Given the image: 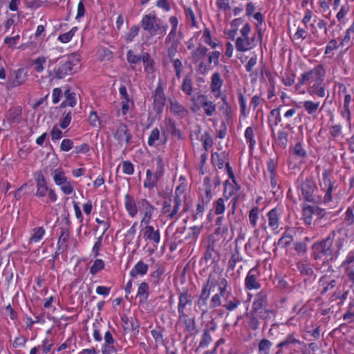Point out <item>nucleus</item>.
<instances>
[{"mask_svg": "<svg viewBox=\"0 0 354 354\" xmlns=\"http://www.w3.org/2000/svg\"><path fill=\"white\" fill-rule=\"evenodd\" d=\"M64 95L66 97V100L63 101L60 104V108H65L67 106H70L71 107L75 106L76 104V94L74 92H71L70 89H66L64 91Z\"/></svg>", "mask_w": 354, "mask_h": 354, "instance_id": "obj_19", "label": "nucleus"}, {"mask_svg": "<svg viewBox=\"0 0 354 354\" xmlns=\"http://www.w3.org/2000/svg\"><path fill=\"white\" fill-rule=\"evenodd\" d=\"M192 101L194 106L197 107L196 109L192 108L194 111H196L201 107H203L207 115L211 116L216 110V105L212 102L208 101L207 95H198L192 97Z\"/></svg>", "mask_w": 354, "mask_h": 354, "instance_id": "obj_6", "label": "nucleus"}, {"mask_svg": "<svg viewBox=\"0 0 354 354\" xmlns=\"http://www.w3.org/2000/svg\"><path fill=\"white\" fill-rule=\"evenodd\" d=\"M174 206L173 207L172 211L167 215V217L170 219L174 218V216L178 213L180 206L181 205V199L179 195H176L174 196Z\"/></svg>", "mask_w": 354, "mask_h": 354, "instance_id": "obj_37", "label": "nucleus"}, {"mask_svg": "<svg viewBox=\"0 0 354 354\" xmlns=\"http://www.w3.org/2000/svg\"><path fill=\"white\" fill-rule=\"evenodd\" d=\"M326 279V276L325 275V276L322 277L320 279V281H319L320 283H323V285L326 284V286L325 287H324V288L321 292L322 295L325 294L328 290L334 288L336 286L335 280L333 279L330 282H328V281H325Z\"/></svg>", "mask_w": 354, "mask_h": 354, "instance_id": "obj_43", "label": "nucleus"}, {"mask_svg": "<svg viewBox=\"0 0 354 354\" xmlns=\"http://www.w3.org/2000/svg\"><path fill=\"white\" fill-rule=\"evenodd\" d=\"M246 322L248 327L252 330H256L259 328L260 317L255 315V313L250 312L246 315Z\"/></svg>", "mask_w": 354, "mask_h": 354, "instance_id": "obj_22", "label": "nucleus"}, {"mask_svg": "<svg viewBox=\"0 0 354 354\" xmlns=\"http://www.w3.org/2000/svg\"><path fill=\"white\" fill-rule=\"evenodd\" d=\"M125 207L132 217H134L138 213V208L134 198L129 194L125 196Z\"/></svg>", "mask_w": 354, "mask_h": 354, "instance_id": "obj_17", "label": "nucleus"}, {"mask_svg": "<svg viewBox=\"0 0 354 354\" xmlns=\"http://www.w3.org/2000/svg\"><path fill=\"white\" fill-rule=\"evenodd\" d=\"M158 180L155 178V174H153L151 171L148 169L146 172V180L144 182V187L152 189L156 186Z\"/></svg>", "mask_w": 354, "mask_h": 354, "instance_id": "obj_29", "label": "nucleus"}, {"mask_svg": "<svg viewBox=\"0 0 354 354\" xmlns=\"http://www.w3.org/2000/svg\"><path fill=\"white\" fill-rule=\"evenodd\" d=\"M212 337L209 329H205L199 344L200 347H205L212 342Z\"/></svg>", "mask_w": 354, "mask_h": 354, "instance_id": "obj_41", "label": "nucleus"}, {"mask_svg": "<svg viewBox=\"0 0 354 354\" xmlns=\"http://www.w3.org/2000/svg\"><path fill=\"white\" fill-rule=\"evenodd\" d=\"M212 162L217 165L218 169H222L223 167L224 159L221 157V155L216 152L212 154Z\"/></svg>", "mask_w": 354, "mask_h": 354, "instance_id": "obj_51", "label": "nucleus"}, {"mask_svg": "<svg viewBox=\"0 0 354 354\" xmlns=\"http://www.w3.org/2000/svg\"><path fill=\"white\" fill-rule=\"evenodd\" d=\"M336 232H331L328 236L319 242L315 243L312 246L313 257L315 260L321 259L323 257H329L330 260L332 261L335 258L334 251L332 248L334 242Z\"/></svg>", "mask_w": 354, "mask_h": 354, "instance_id": "obj_1", "label": "nucleus"}, {"mask_svg": "<svg viewBox=\"0 0 354 354\" xmlns=\"http://www.w3.org/2000/svg\"><path fill=\"white\" fill-rule=\"evenodd\" d=\"M137 297L140 298V303H144L147 300L149 297V286L146 282H142L140 284Z\"/></svg>", "mask_w": 354, "mask_h": 354, "instance_id": "obj_25", "label": "nucleus"}, {"mask_svg": "<svg viewBox=\"0 0 354 354\" xmlns=\"http://www.w3.org/2000/svg\"><path fill=\"white\" fill-rule=\"evenodd\" d=\"M283 342L286 348L294 351H296L297 348L301 344V342L296 339L293 334L288 335Z\"/></svg>", "mask_w": 354, "mask_h": 354, "instance_id": "obj_23", "label": "nucleus"}, {"mask_svg": "<svg viewBox=\"0 0 354 354\" xmlns=\"http://www.w3.org/2000/svg\"><path fill=\"white\" fill-rule=\"evenodd\" d=\"M192 299L193 297L188 293L187 290H185L180 294L179 303L178 306V310L180 318L187 317V315L184 313V309L187 304H192Z\"/></svg>", "mask_w": 354, "mask_h": 354, "instance_id": "obj_13", "label": "nucleus"}, {"mask_svg": "<svg viewBox=\"0 0 354 354\" xmlns=\"http://www.w3.org/2000/svg\"><path fill=\"white\" fill-rule=\"evenodd\" d=\"M26 80V73L24 68H19L11 74L6 83L8 89L13 88L25 83Z\"/></svg>", "mask_w": 354, "mask_h": 354, "instance_id": "obj_7", "label": "nucleus"}, {"mask_svg": "<svg viewBox=\"0 0 354 354\" xmlns=\"http://www.w3.org/2000/svg\"><path fill=\"white\" fill-rule=\"evenodd\" d=\"M56 62H59L60 64L58 68L54 69V73L56 78L62 79L66 76L72 75L75 73V64L70 59V57H68L66 59H65L64 57H60L54 60L49 61L50 64Z\"/></svg>", "mask_w": 354, "mask_h": 354, "instance_id": "obj_4", "label": "nucleus"}, {"mask_svg": "<svg viewBox=\"0 0 354 354\" xmlns=\"http://www.w3.org/2000/svg\"><path fill=\"white\" fill-rule=\"evenodd\" d=\"M153 108L157 113L162 112L166 102L164 89L161 85H158L155 90L153 95Z\"/></svg>", "mask_w": 354, "mask_h": 354, "instance_id": "obj_11", "label": "nucleus"}, {"mask_svg": "<svg viewBox=\"0 0 354 354\" xmlns=\"http://www.w3.org/2000/svg\"><path fill=\"white\" fill-rule=\"evenodd\" d=\"M302 196L305 201L318 203L322 201V197L317 194L318 189L315 182L310 178H306L301 185Z\"/></svg>", "mask_w": 354, "mask_h": 354, "instance_id": "obj_3", "label": "nucleus"}, {"mask_svg": "<svg viewBox=\"0 0 354 354\" xmlns=\"http://www.w3.org/2000/svg\"><path fill=\"white\" fill-rule=\"evenodd\" d=\"M245 136L247 141L250 142V148L252 149L255 144V140H254L253 129L251 127H249L246 129L245 131Z\"/></svg>", "mask_w": 354, "mask_h": 354, "instance_id": "obj_48", "label": "nucleus"}, {"mask_svg": "<svg viewBox=\"0 0 354 354\" xmlns=\"http://www.w3.org/2000/svg\"><path fill=\"white\" fill-rule=\"evenodd\" d=\"M104 268V263L102 259H96L90 268L91 274L95 275Z\"/></svg>", "mask_w": 354, "mask_h": 354, "instance_id": "obj_40", "label": "nucleus"}, {"mask_svg": "<svg viewBox=\"0 0 354 354\" xmlns=\"http://www.w3.org/2000/svg\"><path fill=\"white\" fill-rule=\"evenodd\" d=\"M267 294L265 291H261L256 295L252 303V308L250 312L255 313L261 319H268L271 310L267 309Z\"/></svg>", "mask_w": 354, "mask_h": 354, "instance_id": "obj_2", "label": "nucleus"}, {"mask_svg": "<svg viewBox=\"0 0 354 354\" xmlns=\"http://www.w3.org/2000/svg\"><path fill=\"white\" fill-rule=\"evenodd\" d=\"M328 174H329V173L327 170H325L322 174L323 182H324L325 186H328V188L326 189V194H325V196L324 198V202L330 201L332 198L331 192L333 190V185H332V183H331L330 178H328Z\"/></svg>", "mask_w": 354, "mask_h": 354, "instance_id": "obj_20", "label": "nucleus"}, {"mask_svg": "<svg viewBox=\"0 0 354 354\" xmlns=\"http://www.w3.org/2000/svg\"><path fill=\"white\" fill-rule=\"evenodd\" d=\"M142 61L145 65V70L148 73H152L154 71L155 62L151 58L148 53H143L142 55Z\"/></svg>", "mask_w": 354, "mask_h": 354, "instance_id": "obj_24", "label": "nucleus"}, {"mask_svg": "<svg viewBox=\"0 0 354 354\" xmlns=\"http://www.w3.org/2000/svg\"><path fill=\"white\" fill-rule=\"evenodd\" d=\"M21 109H10L8 113V119L11 123L19 124L21 120Z\"/></svg>", "mask_w": 354, "mask_h": 354, "instance_id": "obj_27", "label": "nucleus"}, {"mask_svg": "<svg viewBox=\"0 0 354 354\" xmlns=\"http://www.w3.org/2000/svg\"><path fill=\"white\" fill-rule=\"evenodd\" d=\"M252 39L249 37H238L236 41V48L238 51L245 52L251 48Z\"/></svg>", "mask_w": 354, "mask_h": 354, "instance_id": "obj_18", "label": "nucleus"}, {"mask_svg": "<svg viewBox=\"0 0 354 354\" xmlns=\"http://www.w3.org/2000/svg\"><path fill=\"white\" fill-rule=\"evenodd\" d=\"M148 266L142 261H140L130 272L131 277L135 278L138 274L144 275L147 272Z\"/></svg>", "mask_w": 354, "mask_h": 354, "instance_id": "obj_21", "label": "nucleus"}, {"mask_svg": "<svg viewBox=\"0 0 354 354\" xmlns=\"http://www.w3.org/2000/svg\"><path fill=\"white\" fill-rule=\"evenodd\" d=\"M293 153L296 156L301 158H304L306 156V151L303 149L301 144L299 142L295 145L293 148Z\"/></svg>", "mask_w": 354, "mask_h": 354, "instance_id": "obj_60", "label": "nucleus"}, {"mask_svg": "<svg viewBox=\"0 0 354 354\" xmlns=\"http://www.w3.org/2000/svg\"><path fill=\"white\" fill-rule=\"evenodd\" d=\"M122 170L123 172L128 175H131L134 172V168L133 164L129 161L125 160L122 162Z\"/></svg>", "mask_w": 354, "mask_h": 354, "instance_id": "obj_57", "label": "nucleus"}, {"mask_svg": "<svg viewBox=\"0 0 354 354\" xmlns=\"http://www.w3.org/2000/svg\"><path fill=\"white\" fill-rule=\"evenodd\" d=\"M127 58L129 63L136 64L142 60V55H136L131 50H129L127 52Z\"/></svg>", "mask_w": 354, "mask_h": 354, "instance_id": "obj_52", "label": "nucleus"}, {"mask_svg": "<svg viewBox=\"0 0 354 354\" xmlns=\"http://www.w3.org/2000/svg\"><path fill=\"white\" fill-rule=\"evenodd\" d=\"M164 173V162L162 158L157 157L156 169L155 172V178L160 179Z\"/></svg>", "mask_w": 354, "mask_h": 354, "instance_id": "obj_36", "label": "nucleus"}, {"mask_svg": "<svg viewBox=\"0 0 354 354\" xmlns=\"http://www.w3.org/2000/svg\"><path fill=\"white\" fill-rule=\"evenodd\" d=\"M259 276V272L257 266L250 270L245 279V285L247 289L260 288V283L257 281V277Z\"/></svg>", "mask_w": 354, "mask_h": 354, "instance_id": "obj_10", "label": "nucleus"}, {"mask_svg": "<svg viewBox=\"0 0 354 354\" xmlns=\"http://www.w3.org/2000/svg\"><path fill=\"white\" fill-rule=\"evenodd\" d=\"M308 84L314 82L315 83L322 82L325 75V71L322 65L319 64L312 70L304 73Z\"/></svg>", "mask_w": 354, "mask_h": 354, "instance_id": "obj_8", "label": "nucleus"}, {"mask_svg": "<svg viewBox=\"0 0 354 354\" xmlns=\"http://www.w3.org/2000/svg\"><path fill=\"white\" fill-rule=\"evenodd\" d=\"M258 212H259L258 207H254L250 212V214H249L250 222L253 227H254L256 225L257 220L258 218Z\"/></svg>", "mask_w": 354, "mask_h": 354, "instance_id": "obj_59", "label": "nucleus"}, {"mask_svg": "<svg viewBox=\"0 0 354 354\" xmlns=\"http://www.w3.org/2000/svg\"><path fill=\"white\" fill-rule=\"evenodd\" d=\"M319 102L315 103L312 101H306L304 102V107L309 114H313L315 113L319 107Z\"/></svg>", "mask_w": 354, "mask_h": 354, "instance_id": "obj_42", "label": "nucleus"}, {"mask_svg": "<svg viewBox=\"0 0 354 354\" xmlns=\"http://www.w3.org/2000/svg\"><path fill=\"white\" fill-rule=\"evenodd\" d=\"M171 110L178 115H185L187 113L185 108L176 100L171 102Z\"/></svg>", "mask_w": 354, "mask_h": 354, "instance_id": "obj_35", "label": "nucleus"}, {"mask_svg": "<svg viewBox=\"0 0 354 354\" xmlns=\"http://www.w3.org/2000/svg\"><path fill=\"white\" fill-rule=\"evenodd\" d=\"M181 89L187 95H191L192 91V82L189 76H186L183 82Z\"/></svg>", "mask_w": 354, "mask_h": 354, "instance_id": "obj_38", "label": "nucleus"}, {"mask_svg": "<svg viewBox=\"0 0 354 354\" xmlns=\"http://www.w3.org/2000/svg\"><path fill=\"white\" fill-rule=\"evenodd\" d=\"M113 137L120 144L123 141H125L127 144H129L132 138L127 126L124 123H120L119 124L116 131L113 133Z\"/></svg>", "mask_w": 354, "mask_h": 354, "instance_id": "obj_12", "label": "nucleus"}, {"mask_svg": "<svg viewBox=\"0 0 354 354\" xmlns=\"http://www.w3.org/2000/svg\"><path fill=\"white\" fill-rule=\"evenodd\" d=\"M214 208H215V214H221L225 211V204H224V200L222 198H219L215 203H214Z\"/></svg>", "mask_w": 354, "mask_h": 354, "instance_id": "obj_49", "label": "nucleus"}, {"mask_svg": "<svg viewBox=\"0 0 354 354\" xmlns=\"http://www.w3.org/2000/svg\"><path fill=\"white\" fill-rule=\"evenodd\" d=\"M288 133L283 131H279L277 135L278 145L285 149L288 143Z\"/></svg>", "mask_w": 354, "mask_h": 354, "instance_id": "obj_39", "label": "nucleus"}, {"mask_svg": "<svg viewBox=\"0 0 354 354\" xmlns=\"http://www.w3.org/2000/svg\"><path fill=\"white\" fill-rule=\"evenodd\" d=\"M138 205H139V208L140 209H143L145 210V212H153L154 210V207L151 205L148 201H147L146 199L143 198V199H141L139 202H138Z\"/></svg>", "mask_w": 354, "mask_h": 354, "instance_id": "obj_50", "label": "nucleus"}, {"mask_svg": "<svg viewBox=\"0 0 354 354\" xmlns=\"http://www.w3.org/2000/svg\"><path fill=\"white\" fill-rule=\"evenodd\" d=\"M269 225L273 228L278 227L279 217L278 212L276 208L272 209L268 213Z\"/></svg>", "mask_w": 354, "mask_h": 354, "instance_id": "obj_34", "label": "nucleus"}, {"mask_svg": "<svg viewBox=\"0 0 354 354\" xmlns=\"http://www.w3.org/2000/svg\"><path fill=\"white\" fill-rule=\"evenodd\" d=\"M215 286L216 283H214V281L211 280V277H209L206 284L203 286L199 299L197 301V306L199 310L202 312V314H205L208 311L209 308L207 301L209 297L211 289Z\"/></svg>", "mask_w": 354, "mask_h": 354, "instance_id": "obj_5", "label": "nucleus"}, {"mask_svg": "<svg viewBox=\"0 0 354 354\" xmlns=\"http://www.w3.org/2000/svg\"><path fill=\"white\" fill-rule=\"evenodd\" d=\"M139 26L135 25L132 26L128 33L126 35V40L127 42H131L135 36H136L139 32Z\"/></svg>", "mask_w": 354, "mask_h": 354, "instance_id": "obj_56", "label": "nucleus"}, {"mask_svg": "<svg viewBox=\"0 0 354 354\" xmlns=\"http://www.w3.org/2000/svg\"><path fill=\"white\" fill-rule=\"evenodd\" d=\"M156 17L151 15H146L142 19V27L145 30L149 31L151 35H155V24Z\"/></svg>", "mask_w": 354, "mask_h": 354, "instance_id": "obj_14", "label": "nucleus"}, {"mask_svg": "<svg viewBox=\"0 0 354 354\" xmlns=\"http://www.w3.org/2000/svg\"><path fill=\"white\" fill-rule=\"evenodd\" d=\"M272 342L270 340L267 339H261L259 344V354H269Z\"/></svg>", "mask_w": 354, "mask_h": 354, "instance_id": "obj_32", "label": "nucleus"}, {"mask_svg": "<svg viewBox=\"0 0 354 354\" xmlns=\"http://www.w3.org/2000/svg\"><path fill=\"white\" fill-rule=\"evenodd\" d=\"M221 295L215 294L211 299L209 308H214L221 305Z\"/></svg>", "mask_w": 354, "mask_h": 354, "instance_id": "obj_61", "label": "nucleus"}, {"mask_svg": "<svg viewBox=\"0 0 354 354\" xmlns=\"http://www.w3.org/2000/svg\"><path fill=\"white\" fill-rule=\"evenodd\" d=\"M183 322L185 325V331L192 335L196 330V324L194 318L183 317Z\"/></svg>", "mask_w": 354, "mask_h": 354, "instance_id": "obj_28", "label": "nucleus"}, {"mask_svg": "<svg viewBox=\"0 0 354 354\" xmlns=\"http://www.w3.org/2000/svg\"><path fill=\"white\" fill-rule=\"evenodd\" d=\"M202 140H203V147L205 151H207L213 145V140L209 133L207 131L205 132L204 135L202 136Z\"/></svg>", "mask_w": 354, "mask_h": 354, "instance_id": "obj_47", "label": "nucleus"}, {"mask_svg": "<svg viewBox=\"0 0 354 354\" xmlns=\"http://www.w3.org/2000/svg\"><path fill=\"white\" fill-rule=\"evenodd\" d=\"M46 62L44 57H39L34 61L35 64V71L37 72H41L44 70L43 64Z\"/></svg>", "mask_w": 354, "mask_h": 354, "instance_id": "obj_63", "label": "nucleus"}, {"mask_svg": "<svg viewBox=\"0 0 354 354\" xmlns=\"http://www.w3.org/2000/svg\"><path fill=\"white\" fill-rule=\"evenodd\" d=\"M35 180L37 183L36 196L38 197H44L49 189L47 186V182L41 171H37L34 174Z\"/></svg>", "mask_w": 354, "mask_h": 354, "instance_id": "obj_9", "label": "nucleus"}, {"mask_svg": "<svg viewBox=\"0 0 354 354\" xmlns=\"http://www.w3.org/2000/svg\"><path fill=\"white\" fill-rule=\"evenodd\" d=\"M223 84V80L218 73H214L212 76L211 91L212 93L218 91Z\"/></svg>", "mask_w": 354, "mask_h": 354, "instance_id": "obj_26", "label": "nucleus"}, {"mask_svg": "<svg viewBox=\"0 0 354 354\" xmlns=\"http://www.w3.org/2000/svg\"><path fill=\"white\" fill-rule=\"evenodd\" d=\"M322 82L314 83V84L310 87L308 89V92L310 94H315L319 97H324L325 96V88L322 86Z\"/></svg>", "mask_w": 354, "mask_h": 354, "instance_id": "obj_31", "label": "nucleus"}, {"mask_svg": "<svg viewBox=\"0 0 354 354\" xmlns=\"http://www.w3.org/2000/svg\"><path fill=\"white\" fill-rule=\"evenodd\" d=\"M53 180L56 185H60L66 183L67 178L61 169H56L53 172Z\"/></svg>", "mask_w": 354, "mask_h": 354, "instance_id": "obj_30", "label": "nucleus"}, {"mask_svg": "<svg viewBox=\"0 0 354 354\" xmlns=\"http://www.w3.org/2000/svg\"><path fill=\"white\" fill-rule=\"evenodd\" d=\"M61 230L62 232L58 239L57 246L58 250H62V252H64L67 248V245L66 243L69 239L70 232L69 230L67 228L62 227Z\"/></svg>", "mask_w": 354, "mask_h": 354, "instance_id": "obj_16", "label": "nucleus"}, {"mask_svg": "<svg viewBox=\"0 0 354 354\" xmlns=\"http://www.w3.org/2000/svg\"><path fill=\"white\" fill-rule=\"evenodd\" d=\"M241 301L236 297H234L232 300L227 301L223 306L228 310L232 311L234 310L239 304Z\"/></svg>", "mask_w": 354, "mask_h": 354, "instance_id": "obj_58", "label": "nucleus"}, {"mask_svg": "<svg viewBox=\"0 0 354 354\" xmlns=\"http://www.w3.org/2000/svg\"><path fill=\"white\" fill-rule=\"evenodd\" d=\"M160 132L158 128H155L151 132L148 139V145L153 146L156 140L159 139Z\"/></svg>", "mask_w": 354, "mask_h": 354, "instance_id": "obj_53", "label": "nucleus"}, {"mask_svg": "<svg viewBox=\"0 0 354 354\" xmlns=\"http://www.w3.org/2000/svg\"><path fill=\"white\" fill-rule=\"evenodd\" d=\"M303 216L305 223L308 225H310L312 223L313 217L314 216L313 205L304 206Z\"/></svg>", "mask_w": 354, "mask_h": 354, "instance_id": "obj_33", "label": "nucleus"}, {"mask_svg": "<svg viewBox=\"0 0 354 354\" xmlns=\"http://www.w3.org/2000/svg\"><path fill=\"white\" fill-rule=\"evenodd\" d=\"M293 241V237L292 235L288 234H283L282 237H281L278 242V245H281L283 248L287 247L292 241Z\"/></svg>", "mask_w": 354, "mask_h": 354, "instance_id": "obj_45", "label": "nucleus"}, {"mask_svg": "<svg viewBox=\"0 0 354 354\" xmlns=\"http://www.w3.org/2000/svg\"><path fill=\"white\" fill-rule=\"evenodd\" d=\"M345 221L348 225L354 223V214L351 207H348L346 212Z\"/></svg>", "mask_w": 354, "mask_h": 354, "instance_id": "obj_62", "label": "nucleus"}, {"mask_svg": "<svg viewBox=\"0 0 354 354\" xmlns=\"http://www.w3.org/2000/svg\"><path fill=\"white\" fill-rule=\"evenodd\" d=\"M203 36L205 38L204 41L212 48H215L217 46L216 43L212 41L210 30L208 28L204 30Z\"/></svg>", "mask_w": 354, "mask_h": 354, "instance_id": "obj_55", "label": "nucleus"}, {"mask_svg": "<svg viewBox=\"0 0 354 354\" xmlns=\"http://www.w3.org/2000/svg\"><path fill=\"white\" fill-rule=\"evenodd\" d=\"M45 233V230L42 227H37L34 230V234L30 238V241L37 242L39 241Z\"/></svg>", "mask_w": 354, "mask_h": 354, "instance_id": "obj_46", "label": "nucleus"}, {"mask_svg": "<svg viewBox=\"0 0 354 354\" xmlns=\"http://www.w3.org/2000/svg\"><path fill=\"white\" fill-rule=\"evenodd\" d=\"M297 268L302 274L310 277L313 274V270L310 265L304 263H298Z\"/></svg>", "mask_w": 354, "mask_h": 354, "instance_id": "obj_44", "label": "nucleus"}, {"mask_svg": "<svg viewBox=\"0 0 354 354\" xmlns=\"http://www.w3.org/2000/svg\"><path fill=\"white\" fill-rule=\"evenodd\" d=\"M73 147V142L70 139H64L61 143V150L64 151H68Z\"/></svg>", "mask_w": 354, "mask_h": 354, "instance_id": "obj_64", "label": "nucleus"}, {"mask_svg": "<svg viewBox=\"0 0 354 354\" xmlns=\"http://www.w3.org/2000/svg\"><path fill=\"white\" fill-rule=\"evenodd\" d=\"M162 328L158 327V329H153L151 330V335L156 342L162 343L163 342V335H162Z\"/></svg>", "mask_w": 354, "mask_h": 354, "instance_id": "obj_54", "label": "nucleus"}, {"mask_svg": "<svg viewBox=\"0 0 354 354\" xmlns=\"http://www.w3.org/2000/svg\"><path fill=\"white\" fill-rule=\"evenodd\" d=\"M144 236L146 239L151 240L155 243H158L160 239V232L158 230H154V228L151 225H147L145 227V232Z\"/></svg>", "mask_w": 354, "mask_h": 354, "instance_id": "obj_15", "label": "nucleus"}]
</instances>
